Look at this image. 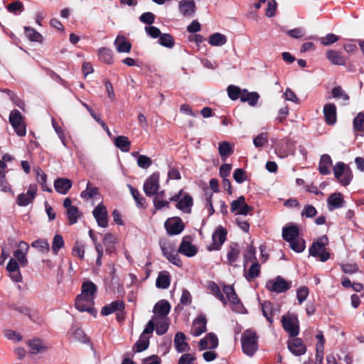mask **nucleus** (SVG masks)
Segmentation results:
<instances>
[{
  "instance_id": "864d4df0",
  "label": "nucleus",
  "mask_w": 364,
  "mask_h": 364,
  "mask_svg": "<svg viewBox=\"0 0 364 364\" xmlns=\"http://www.w3.org/2000/svg\"><path fill=\"white\" fill-rule=\"evenodd\" d=\"M64 246V240L60 235L56 234L52 242V251L54 255H57L59 250Z\"/></svg>"
},
{
  "instance_id": "a211bd4d",
  "label": "nucleus",
  "mask_w": 364,
  "mask_h": 364,
  "mask_svg": "<svg viewBox=\"0 0 364 364\" xmlns=\"http://www.w3.org/2000/svg\"><path fill=\"white\" fill-rule=\"evenodd\" d=\"M75 305L76 309L81 312L87 311L91 314L96 313V311L92 307L94 305V301H90L87 299L77 296Z\"/></svg>"
},
{
  "instance_id": "680f3d73",
  "label": "nucleus",
  "mask_w": 364,
  "mask_h": 364,
  "mask_svg": "<svg viewBox=\"0 0 364 364\" xmlns=\"http://www.w3.org/2000/svg\"><path fill=\"white\" fill-rule=\"evenodd\" d=\"M160 247L164 256L166 259L175 252L174 247L171 243L160 242Z\"/></svg>"
},
{
  "instance_id": "c85d7f7f",
  "label": "nucleus",
  "mask_w": 364,
  "mask_h": 364,
  "mask_svg": "<svg viewBox=\"0 0 364 364\" xmlns=\"http://www.w3.org/2000/svg\"><path fill=\"white\" fill-rule=\"evenodd\" d=\"M170 310L171 304L169 302L166 300H161L154 305L153 311L160 316H166L169 314Z\"/></svg>"
},
{
  "instance_id": "0e129e2a",
  "label": "nucleus",
  "mask_w": 364,
  "mask_h": 364,
  "mask_svg": "<svg viewBox=\"0 0 364 364\" xmlns=\"http://www.w3.org/2000/svg\"><path fill=\"white\" fill-rule=\"evenodd\" d=\"M348 168H346L343 162H338L333 167V173L336 178L338 180Z\"/></svg>"
},
{
  "instance_id": "0eeeda50",
  "label": "nucleus",
  "mask_w": 364,
  "mask_h": 364,
  "mask_svg": "<svg viewBox=\"0 0 364 364\" xmlns=\"http://www.w3.org/2000/svg\"><path fill=\"white\" fill-rule=\"evenodd\" d=\"M252 209V206L246 203L245 198L243 196H240L237 200H232L230 205V210L235 215H247Z\"/></svg>"
},
{
  "instance_id": "603ef678",
  "label": "nucleus",
  "mask_w": 364,
  "mask_h": 364,
  "mask_svg": "<svg viewBox=\"0 0 364 364\" xmlns=\"http://www.w3.org/2000/svg\"><path fill=\"white\" fill-rule=\"evenodd\" d=\"M67 215L69 220L70 225H73L77 223L79 217L80 213L77 207L74 206L71 207L70 209L67 210Z\"/></svg>"
},
{
  "instance_id": "bf43d9fd",
  "label": "nucleus",
  "mask_w": 364,
  "mask_h": 364,
  "mask_svg": "<svg viewBox=\"0 0 364 364\" xmlns=\"http://www.w3.org/2000/svg\"><path fill=\"white\" fill-rule=\"evenodd\" d=\"M240 255V250L235 247H230L227 259L230 264L232 265L233 263L237 259Z\"/></svg>"
},
{
  "instance_id": "5fc2aeb1",
  "label": "nucleus",
  "mask_w": 364,
  "mask_h": 364,
  "mask_svg": "<svg viewBox=\"0 0 364 364\" xmlns=\"http://www.w3.org/2000/svg\"><path fill=\"white\" fill-rule=\"evenodd\" d=\"M209 289L213 292V294L215 295V296L218 299H219L220 301H222L224 305H225L227 304V301H226L223 294L221 292L218 284H216L215 282H212L209 285Z\"/></svg>"
},
{
  "instance_id": "052dcab7",
  "label": "nucleus",
  "mask_w": 364,
  "mask_h": 364,
  "mask_svg": "<svg viewBox=\"0 0 364 364\" xmlns=\"http://www.w3.org/2000/svg\"><path fill=\"white\" fill-rule=\"evenodd\" d=\"M309 289L307 287H301L296 291V298L299 304H301L309 295Z\"/></svg>"
},
{
  "instance_id": "c03bdc74",
  "label": "nucleus",
  "mask_w": 364,
  "mask_h": 364,
  "mask_svg": "<svg viewBox=\"0 0 364 364\" xmlns=\"http://www.w3.org/2000/svg\"><path fill=\"white\" fill-rule=\"evenodd\" d=\"M36 171L37 181L41 184L42 190L49 193L52 192V189L47 186V175L40 168Z\"/></svg>"
},
{
  "instance_id": "4d7b16f0",
  "label": "nucleus",
  "mask_w": 364,
  "mask_h": 364,
  "mask_svg": "<svg viewBox=\"0 0 364 364\" xmlns=\"http://www.w3.org/2000/svg\"><path fill=\"white\" fill-rule=\"evenodd\" d=\"M353 127L356 131H364V114L363 112H359L353 119Z\"/></svg>"
},
{
  "instance_id": "49530a36",
  "label": "nucleus",
  "mask_w": 364,
  "mask_h": 364,
  "mask_svg": "<svg viewBox=\"0 0 364 364\" xmlns=\"http://www.w3.org/2000/svg\"><path fill=\"white\" fill-rule=\"evenodd\" d=\"M25 34L26 37L31 41L33 42H42L43 36L42 35L36 31L35 29L31 27L25 26L24 27Z\"/></svg>"
},
{
  "instance_id": "6e6d98bb",
  "label": "nucleus",
  "mask_w": 364,
  "mask_h": 364,
  "mask_svg": "<svg viewBox=\"0 0 364 364\" xmlns=\"http://www.w3.org/2000/svg\"><path fill=\"white\" fill-rule=\"evenodd\" d=\"M268 142V134L267 132H262L253 139V144L256 148H261Z\"/></svg>"
},
{
  "instance_id": "6e6552de",
  "label": "nucleus",
  "mask_w": 364,
  "mask_h": 364,
  "mask_svg": "<svg viewBox=\"0 0 364 364\" xmlns=\"http://www.w3.org/2000/svg\"><path fill=\"white\" fill-rule=\"evenodd\" d=\"M227 230L222 226L216 228L212 235V244L208 247V250H218L225 242L227 236Z\"/></svg>"
},
{
  "instance_id": "423d86ee",
  "label": "nucleus",
  "mask_w": 364,
  "mask_h": 364,
  "mask_svg": "<svg viewBox=\"0 0 364 364\" xmlns=\"http://www.w3.org/2000/svg\"><path fill=\"white\" fill-rule=\"evenodd\" d=\"M159 173L154 172L149 176L144 183V191L146 196H155L159 190Z\"/></svg>"
},
{
  "instance_id": "f03ea898",
  "label": "nucleus",
  "mask_w": 364,
  "mask_h": 364,
  "mask_svg": "<svg viewBox=\"0 0 364 364\" xmlns=\"http://www.w3.org/2000/svg\"><path fill=\"white\" fill-rule=\"evenodd\" d=\"M328 243V239L326 235L321 237L309 247V255L314 257H319L321 262L327 261L330 258V253L326 250Z\"/></svg>"
},
{
  "instance_id": "5701e85b",
  "label": "nucleus",
  "mask_w": 364,
  "mask_h": 364,
  "mask_svg": "<svg viewBox=\"0 0 364 364\" xmlns=\"http://www.w3.org/2000/svg\"><path fill=\"white\" fill-rule=\"evenodd\" d=\"M193 205V198L188 193H185L182 198L176 203V207L185 213H191Z\"/></svg>"
},
{
  "instance_id": "f3484780",
  "label": "nucleus",
  "mask_w": 364,
  "mask_h": 364,
  "mask_svg": "<svg viewBox=\"0 0 364 364\" xmlns=\"http://www.w3.org/2000/svg\"><path fill=\"white\" fill-rule=\"evenodd\" d=\"M218 346V340L213 333H208L205 337L199 341L198 348L200 350L206 349H215Z\"/></svg>"
},
{
  "instance_id": "ddd939ff",
  "label": "nucleus",
  "mask_w": 364,
  "mask_h": 364,
  "mask_svg": "<svg viewBox=\"0 0 364 364\" xmlns=\"http://www.w3.org/2000/svg\"><path fill=\"white\" fill-rule=\"evenodd\" d=\"M180 14L186 18H193L196 11V6L193 1L182 0L178 3Z\"/></svg>"
},
{
  "instance_id": "393cba45",
  "label": "nucleus",
  "mask_w": 364,
  "mask_h": 364,
  "mask_svg": "<svg viewBox=\"0 0 364 364\" xmlns=\"http://www.w3.org/2000/svg\"><path fill=\"white\" fill-rule=\"evenodd\" d=\"M178 252L188 257H193L197 253V248L191 242L183 238L178 247Z\"/></svg>"
},
{
  "instance_id": "4468645a",
  "label": "nucleus",
  "mask_w": 364,
  "mask_h": 364,
  "mask_svg": "<svg viewBox=\"0 0 364 364\" xmlns=\"http://www.w3.org/2000/svg\"><path fill=\"white\" fill-rule=\"evenodd\" d=\"M207 319L204 314H200L192 324L191 333L194 336H199L207 331Z\"/></svg>"
},
{
  "instance_id": "69168bd1",
  "label": "nucleus",
  "mask_w": 364,
  "mask_h": 364,
  "mask_svg": "<svg viewBox=\"0 0 364 364\" xmlns=\"http://www.w3.org/2000/svg\"><path fill=\"white\" fill-rule=\"evenodd\" d=\"M139 21L144 23L151 26L152 23H154L155 15L153 13L149 12V11L143 13L139 16Z\"/></svg>"
},
{
  "instance_id": "1a4fd4ad",
  "label": "nucleus",
  "mask_w": 364,
  "mask_h": 364,
  "mask_svg": "<svg viewBox=\"0 0 364 364\" xmlns=\"http://www.w3.org/2000/svg\"><path fill=\"white\" fill-rule=\"evenodd\" d=\"M281 321L284 329L291 337L294 338L299 334V326L296 317L293 318L290 316H283Z\"/></svg>"
},
{
  "instance_id": "3c124183",
  "label": "nucleus",
  "mask_w": 364,
  "mask_h": 364,
  "mask_svg": "<svg viewBox=\"0 0 364 364\" xmlns=\"http://www.w3.org/2000/svg\"><path fill=\"white\" fill-rule=\"evenodd\" d=\"M227 90L228 97L232 100H236L239 98L241 99L242 90L239 87L231 85L228 87Z\"/></svg>"
},
{
  "instance_id": "e433bc0d",
  "label": "nucleus",
  "mask_w": 364,
  "mask_h": 364,
  "mask_svg": "<svg viewBox=\"0 0 364 364\" xmlns=\"http://www.w3.org/2000/svg\"><path fill=\"white\" fill-rule=\"evenodd\" d=\"M114 145L123 152H128L130 150L131 141L128 137L118 136L114 139Z\"/></svg>"
},
{
  "instance_id": "39448f33",
  "label": "nucleus",
  "mask_w": 364,
  "mask_h": 364,
  "mask_svg": "<svg viewBox=\"0 0 364 364\" xmlns=\"http://www.w3.org/2000/svg\"><path fill=\"white\" fill-rule=\"evenodd\" d=\"M9 122L18 136H23L26 135V125L23 122V116L18 110L14 109L9 114Z\"/></svg>"
},
{
  "instance_id": "a878e982",
  "label": "nucleus",
  "mask_w": 364,
  "mask_h": 364,
  "mask_svg": "<svg viewBox=\"0 0 364 364\" xmlns=\"http://www.w3.org/2000/svg\"><path fill=\"white\" fill-rule=\"evenodd\" d=\"M72 181L66 178H58L54 181L55 190L60 194L65 195L72 187Z\"/></svg>"
},
{
  "instance_id": "774afa93",
  "label": "nucleus",
  "mask_w": 364,
  "mask_h": 364,
  "mask_svg": "<svg viewBox=\"0 0 364 364\" xmlns=\"http://www.w3.org/2000/svg\"><path fill=\"white\" fill-rule=\"evenodd\" d=\"M23 9L24 7L23 3L19 1L12 2L9 4L6 7V9L9 12L14 14H15L16 11L21 12L23 11Z\"/></svg>"
},
{
  "instance_id": "58836bf2",
  "label": "nucleus",
  "mask_w": 364,
  "mask_h": 364,
  "mask_svg": "<svg viewBox=\"0 0 364 364\" xmlns=\"http://www.w3.org/2000/svg\"><path fill=\"white\" fill-rule=\"evenodd\" d=\"M223 292L225 294L228 301L232 304H239L240 303V299L232 286L224 285Z\"/></svg>"
},
{
  "instance_id": "4be33fe9",
  "label": "nucleus",
  "mask_w": 364,
  "mask_h": 364,
  "mask_svg": "<svg viewBox=\"0 0 364 364\" xmlns=\"http://www.w3.org/2000/svg\"><path fill=\"white\" fill-rule=\"evenodd\" d=\"M323 115L326 122L329 125H333L336 122V107L334 104H326L323 107Z\"/></svg>"
},
{
  "instance_id": "de8ad7c7",
  "label": "nucleus",
  "mask_w": 364,
  "mask_h": 364,
  "mask_svg": "<svg viewBox=\"0 0 364 364\" xmlns=\"http://www.w3.org/2000/svg\"><path fill=\"white\" fill-rule=\"evenodd\" d=\"M31 245L42 253H48L50 250V245L48 241L44 239L34 240L31 242Z\"/></svg>"
},
{
  "instance_id": "f704fd0d",
  "label": "nucleus",
  "mask_w": 364,
  "mask_h": 364,
  "mask_svg": "<svg viewBox=\"0 0 364 364\" xmlns=\"http://www.w3.org/2000/svg\"><path fill=\"white\" fill-rule=\"evenodd\" d=\"M127 186L133 198L135 200L137 207L140 208H146V204L145 198L141 196L139 191L136 188H134L131 185H128Z\"/></svg>"
},
{
  "instance_id": "9b49d317",
  "label": "nucleus",
  "mask_w": 364,
  "mask_h": 364,
  "mask_svg": "<svg viewBox=\"0 0 364 364\" xmlns=\"http://www.w3.org/2000/svg\"><path fill=\"white\" fill-rule=\"evenodd\" d=\"M92 214L100 227H107L108 213L102 203H100L94 208Z\"/></svg>"
},
{
  "instance_id": "ea45409f",
  "label": "nucleus",
  "mask_w": 364,
  "mask_h": 364,
  "mask_svg": "<svg viewBox=\"0 0 364 364\" xmlns=\"http://www.w3.org/2000/svg\"><path fill=\"white\" fill-rule=\"evenodd\" d=\"M99 59L107 64L113 63L112 50L107 48H101L98 50Z\"/></svg>"
},
{
  "instance_id": "aec40b11",
  "label": "nucleus",
  "mask_w": 364,
  "mask_h": 364,
  "mask_svg": "<svg viewBox=\"0 0 364 364\" xmlns=\"http://www.w3.org/2000/svg\"><path fill=\"white\" fill-rule=\"evenodd\" d=\"M299 237V229L296 225L291 224L282 228V237L287 242Z\"/></svg>"
},
{
  "instance_id": "338daca9",
  "label": "nucleus",
  "mask_w": 364,
  "mask_h": 364,
  "mask_svg": "<svg viewBox=\"0 0 364 364\" xmlns=\"http://www.w3.org/2000/svg\"><path fill=\"white\" fill-rule=\"evenodd\" d=\"M317 214V210L311 205H306L301 212V217L313 218Z\"/></svg>"
},
{
  "instance_id": "a18cd8bd",
  "label": "nucleus",
  "mask_w": 364,
  "mask_h": 364,
  "mask_svg": "<svg viewBox=\"0 0 364 364\" xmlns=\"http://www.w3.org/2000/svg\"><path fill=\"white\" fill-rule=\"evenodd\" d=\"M288 243L289 244L290 248L298 253L302 252L306 247L305 240L301 237H297L291 242H288Z\"/></svg>"
},
{
  "instance_id": "cd10ccee",
  "label": "nucleus",
  "mask_w": 364,
  "mask_h": 364,
  "mask_svg": "<svg viewBox=\"0 0 364 364\" xmlns=\"http://www.w3.org/2000/svg\"><path fill=\"white\" fill-rule=\"evenodd\" d=\"M175 348L178 352H184L189 350V346L186 341V336L182 332H178L174 337Z\"/></svg>"
},
{
  "instance_id": "6ab92c4d",
  "label": "nucleus",
  "mask_w": 364,
  "mask_h": 364,
  "mask_svg": "<svg viewBox=\"0 0 364 364\" xmlns=\"http://www.w3.org/2000/svg\"><path fill=\"white\" fill-rule=\"evenodd\" d=\"M124 307V302L122 300L118 299L103 306L101 309V314L102 316H108L117 311L122 312Z\"/></svg>"
},
{
  "instance_id": "473e14b6",
  "label": "nucleus",
  "mask_w": 364,
  "mask_h": 364,
  "mask_svg": "<svg viewBox=\"0 0 364 364\" xmlns=\"http://www.w3.org/2000/svg\"><path fill=\"white\" fill-rule=\"evenodd\" d=\"M259 95L256 92H249L247 90H242L240 101L247 102L250 106H255L258 102Z\"/></svg>"
},
{
  "instance_id": "7c9ffc66",
  "label": "nucleus",
  "mask_w": 364,
  "mask_h": 364,
  "mask_svg": "<svg viewBox=\"0 0 364 364\" xmlns=\"http://www.w3.org/2000/svg\"><path fill=\"white\" fill-rule=\"evenodd\" d=\"M332 166V160L328 154H323L321 156L318 171L322 175H327L330 173L329 168Z\"/></svg>"
},
{
  "instance_id": "7ed1b4c3",
  "label": "nucleus",
  "mask_w": 364,
  "mask_h": 364,
  "mask_svg": "<svg viewBox=\"0 0 364 364\" xmlns=\"http://www.w3.org/2000/svg\"><path fill=\"white\" fill-rule=\"evenodd\" d=\"M155 318L156 316H153L147 323L139 340L135 343L133 347V350L135 352L140 353L148 348L149 346L150 336H146V335L152 334L155 328Z\"/></svg>"
},
{
  "instance_id": "a19ab883",
  "label": "nucleus",
  "mask_w": 364,
  "mask_h": 364,
  "mask_svg": "<svg viewBox=\"0 0 364 364\" xmlns=\"http://www.w3.org/2000/svg\"><path fill=\"white\" fill-rule=\"evenodd\" d=\"M331 95L333 98L341 99L343 105H347L350 100L348 95L341 86L334 87L331 90Z\"/></svg>"
},
{
  "instance_id": "13d9d810",
  "label": "nucleus",
  "mask_w": 364,
  "mask_h": 364,
  "mask_svg": "<svg viewBox=\"0 0 364 364\" xmlns=\"http://www.w3.org/2000/svg\"><path fill=\"white\" fill-rule=\"evenodd\" d=\"M72 255L74 257H77L81 259H83L85 255V245L82 242H76L73 248Z\"/></svg>"
},
{
  "instance_id": "e2e57ef3",
  "label": "nucleus",
  "mask_w": 364,
  "mask_h": 364,
  "mask_svg": "<svg viewBox=\"0 0 364 364\" xmlns=\"http://www.w3.org/2000/svg\"><path fill=\"white\" fill-rule=\"evenodd\" d=\"M152 164V160L151 158L145 156L140 155L137 159V165L139 167L146 169Z\"/></svg>"
},
{
  "instance_id": "9d476101",
  "label": "nucleus",
  "mask_w": 364,
  "mask_h": 364,
  "mask_svg": "<svg viewBox=\"0 0 364 364\" xmlns=\"http://www.w3.org/2000/svg\"><path fill=\"white\" fill-rule=\"evenodd\" d=\"M36 193L37 186L36 184H31L26 193H21L17 196V205L21 207L27 206L33 201L36 198Z\"/></svg>"
},
{
  "instance_id": "c756f323",
  "label": "nucleus",
  "mask_w": 364,
  "mask_h": 364,
  "mask_svg": "<svg viewBox=\"0 0 364 364\" xmlns=\"http://www.w3.org/2000/svg\"><path fill=\"white\" fill-rule=\"evenodd\" d=\"M326 57L333 65H343L346 63L345 58L339 51L329 50L326 52Z\"/></svg>"
},
{
  "instance_id": "79ce46f5",
  "label": "nucleus",
  "mask_w": 364,
  "mask_h": 364,
  "mask_svg": "<svg viewBox=\"0 0 364 364\" xmlns=\"http://www.w3.org/2000/svg\"><path fill=\"white\" fill-rule=\"evenodd\" d=\"M100 195L99 189L97 187H92L90 182L87 183L86 189L81 192L80 196L85 200L96 198Z\"/></svg>"
},
{
  "instance_id": "37998d69",
  "label": "nucleus",
  "mask_w": 364,
  "mask_h": 364,
  "mask_svg": "<svg viewBox=\"0 0 364 364\" xmlns=\"http://www.w3.org/2000/svg\"><path fill=\"white\" fill-rule=\"evenodd\" d=\"M260 274V264L255 261L250 267L248 272H245V277L248 282L252 281Z\"/></svg>"
},
{
  "instance_id": "412c9836",
  "label": "nucleus",
  "mask_w": 364,
  "mask_h": 364,
  "mask_svg": "<svg viewBox=\"0 0 364 364\" xmlns=\"http://www.w3.org/2000/svg\"><path fill=\"white\" fill-rule=\"evenodd\" d=\"M28 249L29 246L28 243L24 241H21L18 243V249L14 252V256L22 266H26L28 263L26 254Z\"/></svg>"
},
{
  "instance_id": "b1692460",
  "label": "nucleus",
  "mask_w": 364,
  "mask_h": 364,
  "mask_svg": "<svg viewBox=\"0 0 364 364\" xmlns=\"http://www.w3.org/2000/svg\"><path fill=\"white\" fill-rule=\"evenodd\" d=\"M327 202L328 208L330 211L343 207L345 203L343 195L341 193L331 194L328 198Z\"/></svg>"
},
{
  "instance_id": "72a5a7b5",
  "label": "nucleus",
  "mask_w": 364,
  "mask_h": 364,
  "mask_svg": "<svg viewBox=\"0 0 364 364\" xmlns=\"http://www.w3.org/2000/svg\"><path fill=\"white\" fill-rule=\"evenodd\" d=\"M116 237L112 233H106L103 238V245L105 247L106 252L112 254L115 251Z\"/></svg>"
},
{
  "instance_id": "2f4dec72",
  "label": "nucleus",
  "mask_w": 364,
  "mask_h": 364,
  "mask_svg": "<svg viewBox=\"0 0 364 364\" xmlns=\"http://www.w3.org/2000/svg\"><path fill=\"white\" fill-rule=\"evenodd\" d=\"M262 311L263 316L272 324L273 323L272 317L277 312V309L274 307L273 304L270 301H264L262 304Z\"/></svg>"
},
{
  "instance_id": "20e7f679",
  "label": "nucleus",
  "mask_w": 364,
  "mask_h": 364,
  "mask_svg": "<svg viewBox=\"0 0 364 364\" xmlns=\"http://www.w3.org/2000/svg\"><path fill=\"white\" fill-rule=\"evenodd\" d=\"M265 287L272 292L284 293L291 287V282L285 280L281 276H277L274 279L267 281Z\"/></svg>"
},
{
  "instance_id": "c9c22d12",
  "label": "nucleus",
  "mask_w": 364,
  "mask_h": 364,
  "mask_svg": "<svg viewBox=\"0 0 364 364\" xmlns=\"http://www.w3.org/2000/svg\"><path fill=\"white\" fill-rule=\"evenodd\" d=\"M170 276L167 272H161L156 281V286L159 289H167L170 285Z\"/></svg>"
},
{
  "instance_id": "09e8293b",
  "label": "nucleus",
  "mask_w": 364,
  "mask_h": 364,
  "mask_svg": "<svg viewBox=\"0 0 364 364\" xmlns=\"http://www.w3.org/2000/svg\"><path fill=\"white\" fill-rule=\"evenodd\" d=\"M159 43L166 48H171L175 42L173 36L169 33H161L158 40Z\"/></svg>"
},
{
  "instance_id": "f257e3e1",
  "label": "nucleus",
  "mask_w": 364,
  "mask_h": 364,
  "mask_svg": "<svg viewBox=\"0 0 364 364\" xmlns=\"http://www.w3.org/2000/svg\"><path fill=\"white\" fill-rule=\"evenodd\" d=\"M242 352L249 357H252L258 350V336L252 329L245 330L241 337Z\"/></svg>"
},
{
  "instance_id": "bb28decb",
  "label": "nucleus",
  "mask_w": 364,
  "mask_h": 364,
  "mask_svg": "<svg viewBox=\"0 0 364 364\" xmlns=\"http://www.w3.org/2000/svg\"><path fill=\"white\" fill-rule=\"evenodd\" d=\"M114 45L118 53H128L132 49L131 43H129L123 36H117L114 41Z\"/></svg>"
},
{
  "instance_id": "dca6fc26",
  "label": "nucleus",
  "mask_w": 364,
  "mask_h": 364,
  "mask_svg": "<svg viewBox=\"0 0 364 364\" xmlns=\"http://www.w3.org/2000/svg\"><path fill=\"white\" fill-rule=\"evenodd\" d=\"M97 291V287L95 284L91 281H85L82 284L81 294L78 296L93 301Z\"/></svg>"
},
{
  "instance_id": "2eb2a0df",
  "label": "nucleus",
  "mask_w": 364,
  "mask_h": 364,
  "mask_svg": "<svg viewBox=\"0 0 364 364\" xmlns=\"http://www.w3.org/2000/svg\"><path fill=\"white\" fill-rule=\"evenodd\" d=\"M288 349L292 354L296 356L304 355L306 351V347L302 340L299 338H294L288 341Z\"/></svg>"
},
{
  "instance_id": "4c0bfd02",
  "label": "nucleus",
  "mask_w": 364,
  "mask_h": 364,
  "mask_svg": "<svg viewBox=\"0 0 364 364\" xmlns=\"http://www.w3.org/2000/svg\"><path fill=\"white\" fill-rule=\"evenodd\" d=\"M208 43L212 46H223L227 43V37L220 33H215L210 36Z\"/></svg>"
},
{
  "instance_id": "8fccbe9b",
  "label": "nucleus",
  "mask_w": 364,
  "mask_h": 364,
  "mask_svg": "<svg viewBox=\"0 0 364 364\" xmlns=\"http://www.w3.org/2000/svg\"><path fill=\"white\" fill-rule=\"evenodd\" d=\"M218 152L222 159L227 157L233 152L230 144L228 141H223L219 144Z\"/></svg>"
},
{
  "instance_id": "f8f14e48",
  "label": "nucleus",
  "mask_w": 364,
  "mask_h": 364,
  "mask_svg": "<svg viewBox=\"0 0 364 364\" xmlns=\"http://www.w3.org/2000/svg\"><path fill=\"white\" fill-rule=\"evenodd\" d=\"M164 226L168 235H176L180 234L184 230V225L179 218L167 220Z\"/></svg>"
}]
</instances>
